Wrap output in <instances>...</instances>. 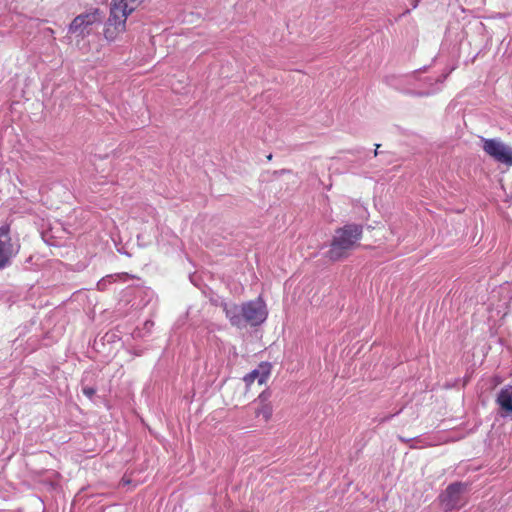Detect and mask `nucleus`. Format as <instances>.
Segmentation results:
<instances>
[{"mask_svg": "<svg viewBox=\"0 0 512 512\" xmlns=\"http://www.w3.org/2000/svg\"><path fill=\"white\" fill-rule=\"evenodd\" d=\"M363 228L358 224H348L335 231V235L327 252L332 261L347 258L360 244Z\"/></svg>", "mask_w": 512, "mask_h": 512, "instance_id": "nucleus-1", "label": "nucleus"}, {"mask_svg": "<svg viewBox=\"0 0 512 512\" xmlns=\"http://www.w3.org/2000/svg\"><path fill=\"white\" fill-rule=\"evenodd\" d=\"M142 0H112L110 16L105 25L104 37L116 40L126 30L127 17L141 4Z\"/></svg>", "mask_w": 512, "mask_h": 512, "instance_id": "nucleus-2", "label": "nucleus"}, {"mask_svg": "<svg viewBox=\"0 0 512 512\" xmlns=\"http://www.w3.org/2000/svg\"><path fill=\"white\" fill-rule=\"evenodd\" d=\"M102 22V15L98 9L78 15L69 26V33L84 38L92 34Z\"/></svg>", "mask_w": 512, "mask_h": 512, "instance_id": "nucleus-3", "label": "nucleus"}, {"mask_svg": "<svg viewBox=\"0 0 512 512\" xmlns=\"http://www.w3.org/2000/svg\"><path fill=\"white\" fill-rule=\"evenodd\" d=\"M20 250L18 237H12L8 226L0 227V270L8 267Z\"/></svg>", "mask_w": 512, "mask_h": 512, "instance_id": "nucleus-4", "label": "nucleus"}, {"mask_svg": "<svg viewBox=\"0 0 512 512\" xmlns=\"http://www.w3.org/2000/svg\"><path fill=\"white\" fill-rule=\"evenodd\" d=\"M483 151L496 162L512 166V147L498 138H481Z\"/></svg>", "mask_w": 512, "mask_h": 512, "instance_id": "nucleus-5", "label": "nucleus"}, {"mask_svg": "<svg viewBox=\"0 0 512 512\" xmlns=\"http://www.w3.org/2000/svg\"><path fill=\"white\" fill-rule=\"evenodd\" d=\"M467 490V485L464 483L456 482L450 484L446 490L439 496L442 507L445 511H452L460 509L465 501L463 494Z\"/></svg>", "mask_w": 512, "mask_h": 512, "instance_id": "nucleus-6", "label": "nucleus"}, {"mask_svg": "<svg viewBox=\"0 0 512 512\" xmlns=\"http://www.w3.org/2000/svg\"><path fill=\"white\" fill-rule=\"evenodd\" d=\"M267 315L266 304L260 297L243 304V325L246 322L253 326L259 325L266 320Z\"/></svg>", "mask_w": 512, "mask_h": 512, "instance_id": "nucleus-7", "label": "nucleus"}, {"mask_svg": "<svg viewBox=\"0 0 512 512\" xmlns=\"http://www.w3.org/2000/svg\"><path fill=\"white\" fill-rule=\"evenodd\" d=\"M271 373V365L267 362L261 363L258 368L254 369L244 377L247 385H251L254 381L258 384H265Z\"/></svg>", "mask_w": 512, "mask_h": 512, "instance_id": "nucleus-8", "label": "nucleus"}, {"mask_svg": "<svg viewBox=\"0 0 512 512\" xmlns=\"http://www.w3.org/2000/svg\"><path fill=\"white\" fill-rule=\"evenodd\" d=\"M222 308L226 317L229 319L233 326H243V305L238 306L237 304L230 302L223 303Z\"/></svg>", "mask_w": 512, "mask_h": 512, "instance_id": "nucleus-9", "label": "nucleus"}, {"mask_svg": "<svg viewBox=\"0 0 512 512\" xmlns=\"http://www.w3.org/2000/svg\"><path fill=\"white\" fill-rule=\"evenodd\" d=\"M497 403L506 415L512 416V387L507 386L500 390Z\"/></svg>", "mask_w": 512, "mask_h": 512, "instance_id": "nucleus-10", "label": "nucleus"}, {"mask_svg": "<svg viewBox=\"0 0 512 512\" xmlns=\"http://www.w3.org/2000/svg\"><path fill=\"white\" fill-rule=\"evenodd\" d=\"M127 274H112V275H107L105 277H103L101 280L98 281L97 283V289L100 290V291H104L107 289L108 285L117 281L118 279L122 278V277H126Z\"/></svg>", "mask_w": 512, "mask_h": 512, "instance_id": "nucleus-11", "label": "nucleus"}, {"mask_svg": "<svg viewBox=\"0 0 512 512\" xmlns=\"http://www.w3.org/2000/svg\"><path fill=\"white\" fill-rule=\"evenodd\" d=\"M273 413L272 406L270 404H262L257 410H256V416L262 417L264 421H268Z\"/></svg>", "mask_w": 512, "mask_h": 512, "instance_id": "nucleus-12", "label": "nucleus"}, {"mask_svg": "<svg viewBox=\"0 0 512 512\" xmlns=\"http://www.w3.org/2000/svg\"><path fill=\"white\" fill-rule=\"evenodd\" d=\"M82 391L83 394L86 395L88 398H92V396L96 393V390L92 387H84Z\"/></svg>", "mask_w": 512, "mask_h": 512, "instance_id": "nucleus-13", "label": "nucleus"}, {"mask_svg": "<svg viewBox=\"0 0 512 512\" xmlns=\"http://www.w3.org/2000/svg\"><path fill=\"white\" fill-rule=\"evenodd\" d=\"M54 188L57 190V189L62 188V186L57 184V185L54 186Z\"/></svg>", "mask_w": 512, "mask_h": 512, "instance_id": "nucleus-14", "label": "nucleus"}]
</instances>
